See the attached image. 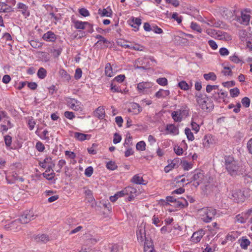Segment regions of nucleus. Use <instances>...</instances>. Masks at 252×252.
<instances>
[{"instance_id": "f257e3e1", "label": "nucleus", "mask_w": 252, "mask_h": 252, "mask_svg": "<svg viewBox=\"0 0 252 252\" xmlns=\"http://www.w3.org/2000/svg\"><path fill=\"white\" fill-rule=\"evenodd\" d=\"M225 166L227 171L232 176L244 175L245 176L250 177L249 173H247L246 165L242 162L235 160L233 157L226 156L224 158Z\"/></svg>"}, {"instance_id": "f03ea898", "label": "nucleus", "mask_w": 252, "mask_h": 252, "mask_svg": "<svg viewBox=\"0 0 252 252\" xmlns=\"http://www.w3.org/2000/svg\"><path fill=\"white\" fill-rule=\"evenodd\" d=\"M196 101L200 107L204 110L211 111L214 108V104L206 95L197 93L195 94Z\"/></svg>"}, {"instance_id": "7ed1b4c3", "label": "nucleus", "mask_w": 252, "mask_h": 252, "mask_svg": "<svg viewBox=\"0 0 252 252\" xmlns=\"http://www.w3.org/2000/svg\"><path fill=\"white\" fill-rule=\"evenodd\" d=\"M200 215L202 217V220L206 222H211L216 215V210L212 207L203 208L199 211Z\"/></svg>"}, {"instance_id": "20e7f679", "label": "nucleus", "mask_w": 252, "mask_h": 252, "mask_svg": "<svg viewBox=\"0 0 252 252\" xmlns=\"http://www.w3.org/2000/svg\"><path fill=\"white\" fill-rule=\"evenodd\" d=\"M36 217L32 211H25L23 215L20 216L19 218L16 220H18L21 223L26 224L29 222L31 220H34Z\"/></svg>"}, {"instance_id": "39448f33", "label": "nucleus", "mask_w": 252, "mask_h": 252, "mask_svg": "<svg viewBox=\"0 0 252 252\" xmlns=\"http://www.w3.org/2000/svg\"><path fill=\"white\" fill-rule=\"evenodd\" d=\"M66 102L68 106L74 111H82L83 109V106L81 102L74 98H68Z\"/></svg>"}, {"instance_id": "423d86ee", "label": "nucleus", "mask_w": 252, "mask_h": 252, "mask_svg": "<svg viewBox=\"0 0 252 252\" xmlns=\"http://www.w3.org/2000/svg\"><path fill=\"white\" fill-rule=\"evenodd\" d=\"M231 199L237 203L243 202L245 200V196L243 192L240 190H233L231 192Z\"/></svg>"}, {"instance_id": "0eeeda50", "label": "nucleus", "mask_w": 252, "mask_h": 252, "mask_svg": "<svg viewBox=\"0 0 252 252\" xmlns=\"http://www.w3.org/2000/svg\"><path fill=\"white\" fill-rule=\"evenodd\" d=\"M203 176V174L201 172L195 171L193 173L192 177L190 179H188L187 181H189V183L194 181L195 182L194 185L195 187H197L202 182Z\"/></svg>"}, {"instance_id": "6e6552de", "label": "nucleus", "mask_w": 252, "mask_h": 252, "mask_svg": "<svg viewBox=\"0 0 252 252\" xmlns=\"http://www.w3.org/2000/svg\"><path fill=\"white\" fill-rule=\"evenodd\" d=\"M137 238L138 241L143 242H146L147 240H149L146 237V232L145 229V225L142 224L139 226L136 231Z\"/></svg>"}, {"instance_id": "1a4fd4ad", "label": "nucleus", "mask_w": 252, "mask_h": 252, "mask_svg": "<svg viewBox=\"0 0 252 252\" xmlns=\"http://www.w3.org/2000/svg\"><path fill=\"white\" fill-rule=\"evenodd\" d=\"M186 114L185 109H180L172 113L171 116L173 120L177 122H180L182 120L183 116Z\"/></svg>"}, {"instance_id": "9d476101", "label": "nucleus", "mask_w": 252, "mask_h": 252, "mask_svg": "<svg viewBox=\"0 0 252 252\" xmlns=\"http://www.w3.org/2000/svg\"><path fill=\"white\" fill-rule=\"evenodd\" d=\"M152 86V84L148 82H142L137 84V90L139 93H145L147 92V90Z\"/></svg>"}, {"instance_id": "9b49d317", "label": "nucleus", "mask_w": 252, "mask_h": 252, "mask_svg": "<svg viewBox=\"0 0 252 252\" xmlns=\"http://www.w3.org/2000/svg\"><path fill=\"white\" fill-rule=\"evenodd\" d=\"M204 235L205 231L203 229H200L193 233L191 237V240L194 243H198Z\"/></svg>"}, {"instance_id": "f8f14e48", "label": "nucleus", "mask_w": 252, "mask_h": 252, "mask_svg": "<svg viewBox=\"0 0 252 252\" xmlns=\"http://www.w3.org/2000/svg\"><path fill=\"white\" fill-rule=\"evenodd\" d=\"M42 38L48 42H54L57 37L53 32L48 31L43 35Z\"/></svg>"}, {"instance_id": "ddd939ff", "label": "nucleus", "mask_w": 252, "mask_h": 252, "mask_svg": "<svg viewBox=\"0 0 252 252\" xmlns=\"http://www.w3.org/2000/svg\"><path fill=\"white\" fill-rule=\"evenodd\" d=\"M188 206V201L183 198H178L175 203H174V206L177 208H183Z\"/></svg>"}, {"instance_id": "4468645a", "label": "nucleus", "mask_w": 252, "mask_h": 252, "mask_svg": "<svg viewBox=\"0 0 252 252\" xmlns=\"http://www.w3.org/2000/svg\"><path fill=\"white\" fill-rule=\"evenodd\" d=\"M144 252H155L153 244L151 239L150 240H147L146 242H144Z\"/></svg>"}, {"instance_id": "2eb2a0df", "label": "nucleus", "mask_w": 252, "mask_h": 252, "mask_svg": "<svg viewBox=\"0 0 252 252\" xmlns=\"http://www.w3.org/2000/svg\"><path fill=\"white\" fill-rule=\"evenodd\" d=\"M74 27L76 29L84 30L87 28V26L90 27V23L87 22L76 21L74 22Z\"/></svg>"}, {"instance_id": "dca6fc26", "label": "nucleus", "mask_w": 252, "mask_h": 252, "mask_svg": "<svg viewBox=\"0 0 252 252\" xmlns=\"http://www.w3.org/2000/svg\"><path fill=\"white\" fill-rule=\"evenodd\" d=\"M221 15L224 18L231 20L233 17L234 12L228 8H223L221 12Z\"/></svg>"}, {"instance_id": "f3484780", "label": "nucleus", "mask_w": 252, "mask_h": 252, "mask_svg": "<svg viewBox=\"0 0 252 252\" xmlns=\"http://www.w3.org/2000/svg\"><path fill=\"white\" fill-rule=\"evenodd\" d=\"M17 7L18 9H21V13L24 15L29 16L30 12L28 11V6L22 2L17 3Z\"/></svg>"}, {"instance_id": "a211bd4d", "label": "nucleus", "mask_w": 252, "mask_h": 252, "mask_svg": "<svg viewBox=\"0 0 252 252\" xmlns=\"http://www.w3.org/2000/svg\"><path fill=\"white\" fill-rule=\"evenodd\" d=\"M94 116L99 119H102L105 116V111L103 107H98L94 111Z\"/></svg>"}, {"instance_id": "6ab92c4d", "label": "nucleus", "mask_w": 252, "mask_h": 252, "mask_svg": "<svg viewBox=\"0 0 252 252\" xmlns=\"http://www.w3.org/2000/svg\"><path fill=\"white\" fill-rule=\"evenodd\" d=\"M166 130L169 131L170 133L174 135H177L179 133L178 128L173 124L167 125L166 126Z\"/></svg>"}, {"instance_id": "aec40b11", "label": "nucleus", "mask_w": 252, "mask_h": 252, "mask_svg": "<svg viewBox=\"0 0 252 252\" xmlns=\"http://www.w3.org/2000/svg\"><path fill=\"white\" fill-rule=\"evenodd\" d=\"M98 13L101 16H106V17H111L112 15V11L110 8L107 7L106 9H103L101 10V9H99L98 11Z\"/></svg>"}, {"instance_id": "412c9836", "label": "nucleus", "mask_w": 252, "mask_h": 252, "mask_svg": "<svg viewBox=\"0 0 252 252\" xmlns=\"http://www.w3.org/2000/svg\"><path fill=\"white\" fill-rule=\"evenodd\" d=\"M142 110V107L137 103H133L131 105V108L129 111L132 112L134 114H138Z\"/></svg>"}, {"instance_id": "4be33fe9", "label": "nucleus", "mask_w": 252, "mask_h": 252, "mask_svg": "<svg viewBox=\"0 0 252 252\" xmlns=\"http://www.w3.org/2000/svg\"><path fill=\"white\" fill-rule=\"evenodd\" d=\"M141 24V20L139 18H133L130 22V25L134 28L135 31L139 29V26Z\"/></svg>"}, {"instance_id": "5701e85b", "label": "nucleus", "mask_w": 252, "mask_h": 252, "mask_svg": "<svg viewBox=\"0 0 252 252\" xmlns=\"http://www.w3.org/2000/svg\"><path fill=\"white\" fill-rule=\"evenodd\" d=\"M34 240L36 242L46 243L49 240V238L47 234H43L41 235L36 236L34 237Z\"/></svg>"}, {"instance_id": "b1692460", "label": "nucleus", "mask_w": 252, "mask_h": 252, "mask_svg": "<svg viewBox=\"0 0 252 252\" xmlns=\"http://www.w3.org/2000/svg\"><path fill=\"white\" fill-rule=\"evenodd\" d=\"M74 137L78 140L82 141L87 139L88 137H89V139L90 138V135L82 133L75 132L74 133Z\"/></svg>"}, {"instance_id": "393cba45", "label": "nucleus", "mask_w": 252, "mask_h": 252, "mask_svg": "<svg viewBox=\"0 0 252 252\" xmlns=\"http://www.w3.org/2000/svg\"><path fill=\"white\" fill-rule=\"evenodd\" d=\"M170 94V92L169 90H164L163 89H160L158 92H157L155 96L157 98H164L166 96L169 95Z\"/></svg>"}, {"instance_id": "a878e982", "label": "nucleus", "mask_w": 252, "mask_h": 252, "mask_svg": "<svg viewBox=\"0 0 252 252\" xmlns=\"http://www.w3.org/2000/svg\"><path fill=\"white\" fill-rule=\"evenodd\" d=\"M131 181L137 185H145L143 178L138 174L134 175L131 179Z\"/></svg>"}, {"instance_id": "bb28decb", "label": "nucleus", "mask_w": 252, "mask_h": 252, "mask_svg": "<svg viewBox=\"0 0 252 252\" xmlns=\"http://www.w3.org/2000/svg\"><path fill=\"white\" fill-rule=\"evenodd\" d=\"M250 15L247 13H244V12H242L241 14V18L242 20L241 21V24L244 25H247L249 24L250 20Z\"/></svg>"}, {"instance_id": "cd10ccee", "label": "nucleus", "mask_w": 252, "mask_h": 252, "mask_svg": "<svg viewBox=\"0 0 252 252\" xmlns=\"http://www.w3.org/2000/svg\"><path fill=\"white\" fill-rule=\"evenodd\" d=\"M125 192L126 194L131 195L133 194L135 196L137 195V190L136 189L132 187H127L125 189Z\"/></svg>"}, {"instance_id": "c85d7f7f", "label": "nucleus", "mask_w": 252, "mask_h": 252, "mask_svg": "<svg viewBox=\"0 0 252 252\" xmlns=\"http://www.w3.org/2000/svg\"><path fill=\"white\" fill-rule=\"evenodd\" d=\"M250 244L251 242L249 239L244 237L242 238L241 242L240 243V246L243 249H247L248 247L250 245Z\"/></svg>"}, {"instance_id": "c756f323", "label": "nucleus", "mask_w": 252, "mask_h": 252, "mask_svg": "<svg viewBox=\"0 0 252 252\" xmlns=\"http://www.w3.org/2000/svg\"><path fill=\"white\" fill-rule=\"evenodd\" d=\"M248 219V216H244L243 214L242 215L239 214L236 216L235 221L239 223H244L246 222V220Z\"/></svg>"}, {"instance_id": "7c9ffc66", "label": "nucleus", "mask_w": 252, "mask_h": 252, "mask_svg": "<svg viewBox=\"0 0 252 252\" xmlns=\"http://www.w3.org/2000/svg\"><path fill=\"white\" fill-rule=\"evenodd\" d=\"M105 72L106 76L108 77H112L114 75L113 72L112 71V67L110 63H107L105 68Z\"/></svg>"}, {"instance_id": "2f4dec72", "label": "nucleus", "mask_w": 252, "mask_h": 252, "mask_svg": "<svg viewBox=\"0 0 252 252\" xmlns=\"http://www.w3.org/2000/svg\"><path fill=\"white\" fill-rule=\"evenodd\" d=\"M203 77L206 80L215 81L217 79V76L214 72L204 74Z\"/></svg>"}, {"instance_id": "473e14b6", "label": "nucleus", "mask_w": 252, "mask_h": 252, "mask_svg": "<svg viewBox=\"0 0 252 252\" xmlns=\"http://www.w3.org/2000/svg\"><path fill=\"white\" fill-rule=\"evenodd\" d=\"M37 74L39 78L43 79L46 76L47 71L43 67H40L38 69Z\"/></svg>"}, {"instance_id": "72a5a7b5", "label": "nucleus", "mask_w": 252, "mask_h": 252, "mask_svg": "<svg viewBox=\"0 0 252 252\" xmlns=\"http://www.w3.org/2000/svg\"><path fill=\"white\" fill-rule=\"evenodd\" d=\"M220 94L223 97H226L227 95V94L226 92H221V91H220V93H219V92L216 93L215 92V93L213 94L211 97L215 100L218 101L219 98H220Z\"/></svg>"}, {"instance_id": "f704fd0d", "label": "nucleus", "mask_w": 252, "mask_h": 252, "mask_svg": "<svg viewBox=\"0 0 252 252\" xmlns=\"http://www.w3.org/2000/svg\"><path fill=\"white\" fill-rule=\"evenodd\" d=\"M211 138L210 136H208L205 135L203 139L202 144L204 147H208L210 146V144L212 142L210 141Z\"/></svg>"}, {"instance_id": "c9c22d12", "label": "nucleus", "mask_w": 252, "mask_h": 252, "mask_svg": "<svg viewBox=\"0 0 252 252\" xmlns=\"http://www.w3.org/2000/svg\"><path fill=\"white\" fill-rule=\"evenodd\" d=\"M178 86L181 89L184 91L188 90L189 89V85L184 81L179 82Z\"/></svg>"}, {"instance_id": "e433bc0d", "label": "nucleus", "mask_w": 252, "mask_h": 252, "mask_svg": "<svg viewBox=\"0 0 252 252\" xmlns=\"http://www.w3.org/2000/svg\"><path fill=\"white\" fill-rule=\"evenodd\" d=\"M95 38L99 39V40L97 41L96 44H105L108 42L107 40L101 35L98 34L96 35Z\"/></svg>"}, {"instance_id": "4c0bfd02", "label": "nucleus", "mask_w": 252, "mask_h": 252, "mask_svg": "<svg viewBox=\"0 0 252 252\" xmlns=\"http://www.w3.org/2000/svg\"><path fill=\"white\" fill-rule=\"evenodd\" d=\"M146 144L143 141L138 142L136 145V148L139 151H144L145 150Z\"/></svg>"}, {"instance_id": "58836bf2", "label": "nucleus", "mask_w": 252, "mask_h": 252, "mask_svg": "<svg viewBox=\"0 0 252 252\" xmlns=\"http://www.w3.org/2000/svg\"><path fill=\"white\" fill-rule=\"evenodd\" d=\"M185 134L189 140L192 141L194 139V136L189 128H186L185 130Z\"/></svg>"}, {"instance_id": "ea45409f", "label": "nucleus", "mask_w": 252, "mask_h": 252, "mask_svg": "<svg viewBox=\"0 0 252 252\" xmlns=\"http://www.w3.org/2000/svg\"><path fill=\"white\" fill-rule=\"evenodd\" d=\"M61 51L62 50L61 49H50L49 52L52 54L54 57L57 58L60 55Z\"/></svg>"}, {"instance_id": "a19ab883", "label": "nucleus", "mask_w": 252, "mask_h": 252, "mask_svg": "<svg viewBox=\"0 0 252 252\" xmlns=\"http://www.w3.org/2000/svg\"><path fill=\"white\" fill-rule=\"evenodd\" d=\"M250 99L248 97L243 98L241 100L243 106L246 108H248L250 106Z\"/></svg>"}, {"instance_id": "79ce46f5", "label": "nucleus", "mask_w": 252, "mask_h": 252, "mask_svg": "<svg viewBox=\"0 0 252 252\" xmlns=\"http://www.w3.org/2000/svg\"><path fill=\"white\" fill-rule=\"evenodd\" d=\"M240 94V91L238 88H235L230 90V94L231 97H235L237 96Z\"/></svg>"}, {"instance_id": "37998d69", "label": "nucleus", "mask_w": 252, "mask_h": 252, "mask_svg": "<svg viewBox=\"0 0 252 252\" xmlns=\"http://www.w3.org/2000/svg\"><path fill=\"white\" fill-rule=\"evenodd\" d=\"M60 74L63 78L66 81H69L70 79V75L67 73L66 71L62 69L60 71Z\"/></svg>"}, {"instance_id": "c03bdc74", "label": "nucleus", "mask_w": 252, "mask_h": 252, "mask_svg": "<svg viewBox=\"0 0 252 252\" xmlns=\"http://www.w3.org/2000/svg\"><path fill=\"white\" fill-rule=\"evenodd\" d=\"M109 249L111 252H118L120 249H122V247L121 246L116 244L112 245L109 247Z\"/></svg>"}, {"instance_id": "a18cd8bd", "label": "nucleus", "mask_w": 252, "mask_h": 252, "mask_svg": "<svg viewBox=\"0 0 252 252\" xmlns=\"http://www.w3.org/2000/svg\"><path fill=\"white\" fill-rule=\"evenodd\" d=\"M50 171V169L49 167L48 169L45 171V172L43 173V176L44 177L46 178L48 180H51L54 178V175L55 174L54 172L51 173L50 174H47V172L48 171L49 172Z\"/></svg>"}, {"instance_id": "49530a36", "label": "nucleus", "mask_w": 252, "mask_h": 252, "mask_svg": "<svg viewBox=\"0 0 252 252\" xmlns=\"http://www.w3.org/2000/svg\"><path fill=\"white\" fill-rule=\"evenodd\" d=\"M218 34V37L219 39H227L230 38V36L226 32H219L216 33Z\"/></svg>"}, {"instance_id": "de8ad7c7", "label": "nucleus", "mask_w": 252, "mask_h": 252, "mask_svg": "<svg viewBox=\"0 0 252 252\" xmlns=\"http://www.w3.org/2000/svg\"><path fill=\"white\" fill-rule=\"evenodd\" d=\"M191 28L194 30L198 32H202V29L196 23L192 22L190 25Z\"/></svg>"}, {"instance_id": "09e8293b", "label": "nucleus", "mask_w": 252, "mask_h": 252, "mask_svg": "<svg viewBox=\"0 0 252 252\" xmlns=\"http://www.w3.org/2000/svg\"><path fill=\"white\" fill-rule=\"evenodd\" d=\"M157 82L161 86H166L167 84V80L166 78H159L157 80Z\"/></svg>"}, {"instance_id": "8fccbe9b", "label": "nucleus", "mask_w": 252, "mask_h": 252, "mask_svg": "<svg viewBox=\"0 0 252 252\" xmlns=\"http://www.w3.org/2000/svg\"><path fill=\"white\" fill-rule=\"evenodd\" d=\"M106 167L108 169L114 170L117 168V166L114 162L110 161L107 163Z\"/></svg>"}, {"instance_id": "3c124183", "label": "nucleus", "mask_w": 252, "mask_h": 252, "mask_svg": "<svg viewBox=\"0 0 252 252\" xmlns=\"http://www.w3.org/2000/svg\"><path fill=\"white\" fill-rule=\"evenodd\" d=\"M229 59L231 61L236 63H238L242 61V60L235 54L233 56H230Z\"/></svg>"}, {"instance_id": "603ef678", "label": "nucleus", "mask_w": 252, "mask_h": 252, "mask_svg": "<svg viewBox=\"0 0 252 252\" xmlns=\"http://www.w3.org/2000/svg\"><path fill=\"white\" fill-rule=\"evenodd\" d=\"M94 169L92 166L88 167L85 171V175L88 177H91L93 173Z\"/></svg>"}, {"instance_id": "864d4df0", "label": "nucleus", "mask_w": 252, "mask_h": 252, "mask_svg": "<svg viewBox=\"0 0 252 252\" xmlns=\"http://www.w3.org/2000/svg\"><path fill=\"white\" fill-rule=\"evenodd\" d=\"M41 59L45 62H47L50 60V57L48 53H45V52H42L41 54Z\"/></svg>"}, {"instance_id": "5fc2aeb1", "label": "nucleus", "mask_w": 252, "mask_h": 252, "mask_svg": "<svg viewBox=\"0 0 252 252\" xmlns=\"http://www.w3.org/2000/svg\"><path fill=\"white\" fill-rule=\"evenodd\" d=\"M35 148L39 152H43L45 149L44 145L40 141L36 143Z\"/></svg>"}, {"instance_id": "6e6d98bb", "label": "nucleus", "mask_w": 252, "mask_h": 252, "mask_svg": "<svg viewBox=\"0 0 252 252\" xmlns=\"http://www.w3.org/2000/svg\"><path fill=\"white\" fill-rule=\"evenodd\" d=\"M122 139V137L117 133H115L114 135L113 143L116 144L119 143Z\"/></svg>"}, {"instance_id": "4d7b16f0", "label": "nucleus", "mask_w": 252, "mask_h": 252, "mask_svg": "<svg viewBox=\"0 0 252 252\" xmlns=\"http://www.w3.org/2000/svg\"><path fill=\"white\" fill-rule=\"evenodd\" d=\"M79 12L80 14H81L82 16L84 17H87L88 16L90 15L89 11L84 8H82L79 9Z\"/></svg>"}, {"instance_id": "13d9d810", "label": "nucleus", "mask_w": 252, "mask_h": 252, "mask_svg": "<svg viewBox=\"0 0 252 252\" xmlns=\"http://www.w3.org/2000/svg\"><path fill=\"white\" fill-rule=\"evenodd\" d=\"M125 79V75H119L115 77L114 79H113V81L115 82H118L119 83H121L124 81V79Z\"/></svg>"}, {"instance_id": "bf43d9fd", "label": "nucleus", "mask_w": 252, "mask_h": 252, "mask_svg": "<svg viewBox=\"0 0 252 252\" xmlns=\"http://www.w3.org/2000/svg\"><path fill=\"white\" fill-rule=\"evenodd\" d=\"M219 53L221 56H224L228 55L229 51L224 47H222L220 49Z\"/></svg>"}, {"instance_id": "052dcab7", "label": "nucleus", "mask_w": 252, "mask_h": 252, "mask_svg": "<svg viewBox=\"0 0 252 252\" xmlns=\"http://www.w3.org/2000/svg\"><path fill=\"white\" fill-rule=\"evenodd\" d=\"M191 126L192 129L195 131L196 133L199 131L200 129V126L194 122H191Z\"/></svg>"}, {"instance_id": "680f3d73", "label": "nucleus", "mask_w": 252, "mask_h": 252, "mask_svg": "<svg viewBox=\"0 0 252 252\" xmlns=\"http://www.w3.org/2000/svg\"><path fill=\"white\" fill-rule=\"evenodd\" d=\"M82 73V72L81 69L79 68H77L75 70L74 78L76 80L80 79L81 77Z\"/></svg>"}, {"instance_id": "e2e57ef3", "label": "nucleus", "mask_w": 252, "mask_h": 252, "mask_svg": "<svg viewBox=\"0 0 252 252\" xmlns=\"http://www.w3.org/2000/svg\"><path fill=\"white\" fill-rule=\"evenodd\" d=\"M213 188H214V187L212 185H210V184H207L204 186V189H203L204 191L206 194L209 193Z\"/></svg>"}, {"instance_id": "0e129e2a", "label": "nucleus", "mask_w": 252, "mask_h": 252, "mask_svg": "<svg viewBox=\"0 0 252 252\" xmlns=\"http://www.w3.org/2000/svg\"><path fill=\"white\" fill-rule=\"evenodd\" d=\"M64 116L70 120L73 119L75 117V115L72 112L65 111L64 112Z\"/></svg>"}, {"instance_id": "69168bd1", "label": "nucleus", "mask_w": 252, "mask_h": 252, "mask_svg": "<svg viewBox=\"0 0 252 252\" xmlns=\"http://www.w3.org/2000/svg\"><path fill=\"white\" fill-rule=\"evenodd\" d=\"M222 85L225 87H233L235 85V82L234 81H227L225 82H223Z\"/></svg>"}, {"instance_id": "338daca9", "label": "nucleus", "mask_w": 252, "mask_h": 252, "mask_svg": "<svg viewBox=\"0 0 252 252\" xmlns=\"http://www.w3.org/2000/svg\"><path fill=\"white\" fill-rule=\"evenodd\" d=\"M4 141L7 146H10L11 144L12 138L11 136L9 135H6L4 137Z\"/></svg>"}, {"instance_id": "774afa93", "label": "nucleus", "mask_w": 252, "mask_h": 252, "mask_svg": "<svg viewBox=\"0 0 252 252\" xmlns=\"http://www.w3.org/2000/svg\"><path fill=\"white\" fill-rule=\"evenodd\" d=\"M247 148L249 153L252 155V138L250 139L247 143Z\"/></svg>"}]
</instances>
